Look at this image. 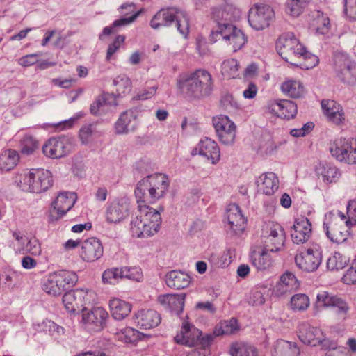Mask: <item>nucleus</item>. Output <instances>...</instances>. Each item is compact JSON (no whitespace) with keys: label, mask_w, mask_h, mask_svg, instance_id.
<instances>
[{"label":"nucleus","mask_w":356,"mask_h":356,"mask_svg":"<svg viewBox=\"0 0 356 356\" xmlns=\"http://www.w3.org/2000/svg\"><path fill=\"white\" fill-rule=\"evenodd\" d=\"M300 283L296 276L292 273L286 272L276 284L274 292L276 296H280L298 289Z\"/></svg>","instance_id":"nucleus-29"},{"label":"nucleus","mask_w":356,"mask_h":356,"mask_svg":"<svg viewBox=\"0 0 356 356\" xmlns=\"http://www.w3.org/2000/svg\"><path fill=\"white\" fill-rule=\"evenodd\" d=\"M268 108L277 117L288 120L294 118L298 112L297 104L288 99L275 100L269 104Z\"/></svg>","instance_id":"nucleus-19"},{"label":"nucleus","mask_w":356,"mask_h":356,"mask_svg":"<svg viewBox=\"0 0 356 356\" xmlns=\"http://www.w3.org/2000/svg\"><path fill=\"white\" fill-rule=\"evenodd\" d=\"M12 236L15 240L13 243V248L16 253L21 254L24 249V245L29 237L26 236L21 231L14 230L11 231Z\"/></svg>","instance_id":"nucleus-59"},{"label":"nucleus","mask_w":356,"mask_h":356,"mask_svg":"<svg viewBox=\"0 0 356 356\" xmlns=\"http://www.w3.org/2000/svg\"><path fill=\"white\" fill-rule=\"evenodd\" d=\"M104 284H115L119 279H122L121 268H111L104 270L102 275Z\"/></svg>","instance_id":"nucleus-52"},{"label":"nucleus","mask_w":356,"mask_h":356,"mask_svg":"<svg viewBox=\"0 0 356 356\" xmlns=\"http://www.w3.org/2000/svg\"><path fill=\"white\" fill-rule=\"evenodd\" d=\"M150 26L154 29L170 27L175 24L179 33L186 38L189 33V17L188 14L175 7L159 10L152 18Z\"/></svg>","instance_id":"nucleus-2"},{"label":"nucleus","mask_w":356,"mask_h":356,"mask_svg":"<svg viewBox=\"0 0 356 356\" xmlns=\"http://www.w3.org/2000/svg\"><path fill=\"white\" fill-rule=\"evenodd\" d=\"M70 152V145L65 137H53L42 146L43 154L51 159H60Z\"/></svg>","instance_id":"nucleus-14"},{"label":"nucleus","mask_w":356,"mask_h":356,"mask_svg":"<svg viewBox=\"0 0 356 356\" xmlns=\"http://www.w3.org/2000/svg\"><path fill=\"white\" fill-rule=\"evenodd\" d=\"M113 84L116 86L115 99L117 97H122L131 90V81L126 75H119L113 81Z\"/></svg>","instance_id":"nucleus-47"},{"label":"nucleus","mask_w":356,"mask_h":356,"mask_svg":"<svg viewBox=\"0 0 356 356\" xmlns=\"http://www.w3.org/2000/svg\"><path fill=\"white\" fill-rule=\"evenodd\" d=\"M298 336L303 343L312 346L319 345L321 337H323L319 328L313 327L306 322L298 325Z\"/></svg>","instance_id":"nucleus-22"},{"label":"nucleus","mask_w":356,"mask_h":356,"mask_svg":"<svg viewBox=\"0 0 356 356\" xmlns=\"http://www.w3.org/2000/svg\"><path fill=\"white\" fill-rule=\"evenodd\" d=\"M99 122H92L83 124L79 132V136L83 145H88L92 139L103 136L104 131L98 129Z\"/></svg>","instance_id":"nucleus-35"},{"label":"nucleus","mask_w":356,"mask_h":356,"mask_svg":"<svg viewBox=\"0 0 356 356\" xmlns=\"http://www.w3.org/2000/svg\"><path fill=\"white\" fill-rule=\"evenodd\" d=\"M209 42L215 43L222 40L232 45L233 51L240 50L246 43L247 38L244 33L234 25H222L215 31H211L209 37Z\"/></svg>","instance_id":"nucleus-5"},{"label":"nucleus","mask_w":356,"mask_h":356,"mask_svg":"<svg viewBox=\"0 0 356 356\" xmlns=\"http://www.w3.org/2000/svg\"><path fill=\"white\" fill-rule=\"evenodd\" d=\"M104 105L117 106L118 102L115 100L114 93H103L97 96L90 106V112L95 116L100 115L101 108Z\"/></svg>","instance_id":"nucleus-39"},{"label":"nucleus","mask_w":356,"mask_h":356,"mask_svg":"<svg viewBox=\"0 0 356 356\" xmlns=\"http://www.w3.org/2000/svg\"><path fill=\"white\" fill-rule=\"evenodd\" d=\"M74 193L60 192L55 200L52 202L51 207L58 215L57 218L63 217L74 206L75 202Z\"/></svg>","instance_id":"nucleus-25"},{"label":"nucleus","mask_w":356,"mask_h":356,"mask_svg":"<svg viewBox=\"0 0 356 356\" xmlns=\"http://www.w3.org/2000/svg\"><path fill=\"white\" fill-rule=\"evenodd\" d=\"M270 252H271L270 250H266L264 248L261 251L252 252L250 254L252 264L258 270H265L270 268L273 264Z\"/></svg>","instance_id":"nucleus-37"},{"label":"nucleus","mask_w":356,"mask_h":356,"mask_svg":"<svg viewBox=\"0 0 356 356\" xmlns=\"http://www.w3.org/2000/svg\"><path fill=\"white\" fill-rule=\"evenodd\" d=\"M122 279L127 278L134 281H140L142 279V273L140 269L137 267H121Z\"/></svg>","instance_id":"nucleus-61"},{"label":"nucleus","mask_w":356,"mask_h":356,"mask_svg":"<svg viewBox=\"0 0 356 356\" xmlns=\"http://www.w3.org/2000/svg\"><path fill=\"white\" fill-rule=\"evenodd\" d=\"M321 261V252L317 248H307L305 252H301L295 257L296 266L308 273L317 270Z\"/></svg>","instance_id":"nucleus-13"},{"label":"nucleus","mask_w":356,"mask_h":356,"mask_svg":"<svg viewBox=\"0 0 356 356\" xmlns=\"http://www.w3.org/2000/svg\"><path fill=\"white\" fill-rule=\"evenodd\" d=\"M310 0H289L286 3V11L293 17L299 16Z\"/></svg>","instance_id":"nucleus-54"},{"label":"nucleus","mask_w":356,"mask_h":356,"mask_svg":"<svg viewBox=\"0 0 356 356\" xmlns=\"http://www.w3.org/2000/svg\"><path fill=\"white\" fill-rule=\"evenodd\" d=\"M42 289L47 293L49 295H52L54 296L61 295L63 289L61 286H60L59 280L58 278L56 271L50 273L43 280Z\"/></svg>","instance_id":"nucleus-43"},{"label":"nucleus","mask_w":356,"mask_h":356,"mask_svg":"<svg viewBox=\"0 0 356 356\" xmlns=\"http://www.w3.org/2000/svg\"><path fill=\"white\" fill-rule=\"evenodd\" d=\"M336 102L334 100H323L321 102L322 108L324 113L329 119L335 124H340L344 119L343 110L339 106H336Z\"/></svg>","instance_id":"nucleus-40"},{"label":"nucleus","mask_w":356,"mask_h":356,"mask_svg":"<svg viewBox=\"0 0 356 356\" xmlns=\"http://www.w3.org/2000/svg\"><path fill=\"white\" fill-rule=\"evenodd\" d=\"M58 278L59 280L60 286H61L63 291H70L78 281V276L76 273L73 271H68L62 270L56 271Z\"/></svg>","instance_id":"nucleus-45"},{"label":"nucleus","mask_w":356,"mask_h":356,"mask_svg":"<svg viewBox=\"0 0 356 356\" xmlns=\"http://www.w3.org/2000/svg\"><path fill=\"white\" fill-rule=\"evenodd\" d=\"M316 298L318 302L321 303L324 307H335L336 312L339 314H346L349 309L348 304L342 298L330 295L327 291L318 293Z\"/></svg>","instance_id":"nucleus-28"},{"label":"nucleus","mask_w":356,"mask_h":356,"mask_svg":"<svg viewBox=\"0 0 356 356\" xmlns=\"http://www.w3.org/2000/svg\"><path fill=\"white\" fill-rule=\"evenodd\" d=\"M230 7H215L212 8L211 18L216 22V25L213 27L211 31L216 30L222 25L231 26V22L233 19V15L231 13Z\"/></svg>","instance_id":"nucleus-36"},{"label":"nucleus","mask_w":356,"mask_h":356,"mask_svg":"<svg viewBox=\"0 0 356 356\" xmlns=\"http://www.w3.org/2000/svg\"><path fill=\"white\" fill-rule=\"evenodd\" d=\"M88 291L84 289L70 290L63 296V303L66 310L70 313H78L83 311L84 305L88 300Z\"/></svg>","instance_id":"nucleus-11"},{"label":"nucleus","mask_w":356,"mask_h":356,"mask_svg":"<svg viewBox=\"0 0 356 356\" xmlns=\"http://www.w3.org/2000/svg\"><path fill=\"white\" fill-rule=\"evenodd\" d=\"M302 55H301V58L304 60V62L302 63H298L297 66L300 67L301 68L305 69H312L315 67L318 63V58L316 56L312 54V53L307 51L305 49L302 51Z\"/></svg>","instance_id":"nucleus-58"},{"label":"nucleus","mask_w":356,"mask_h":356,"mask_svg":"<svg viewBox=\"0 0 356 356\" xmlns=\"http://www.w3.org/2000/svg\"><path fill=\"white\" fill-rule=\"evenodd\" d=\"M344 12L351 20H356V0H343Z\"/></svg>","instance_id":"nucleus-64"},{"label":"nucleus","mask_w":356,"mask_h":356,"mask_svg":"<svg viewBox=\"0 0 356 356\" xmlns=\"http://www.w3.org/2000/svg\"><path fill=\"white\" fill-rule=\"evenodd\" d=\"M141 212L143 211L142 210ZM144 212H145L144 230L147 232V234H144V238H148L159 232L161 225V217L158 211L146 205H144Z\"/></svg>","instance_id":"nucleus-26"},{"label":"nucleus","mask_w":356,"mask_h":356,"mask_svg":"<svg viewBox=\"0 0 356 356\" xmlns=\"http://www.w3.org/2000/svg\"><path fill=\"white\" fill-rule=\"evenodd\" d=\"M104 248L99 239L92 237L82 242L80 256L83 260L92 262L103 256Z\"/></svg>","instance_id":"nucleus-16"},{"label":"nucleus","mask_w":356,"mask_h":356,"mask_svg":"<svg viewBox=\"0 0 356 356\" xmlns=\"http://www.w3.org/2000/svg\"><path fill=\"white\" fill-rule=\"evenodd\" d=\"M129 203L126 198L113 200L106 207V220L108 223H118L129 215Z\"/></svg>","instance_id":"nucleus-12"},{"label":"nucleus","mask_w":356,"mask_h":356,"mask_svg":"<svg viewBox=\"0 0 356 356\" xmlns=\"http://www.w3.org/2000/svg\"><path fill=\"white\" fill-rule=\"evenodd\" d=\"M149 175L139 181L134 190L135 196L140 207V211H142V208L146 204H152L150 200V188L149 184Z\"/></svg>","instance_id":"nucleus-33"},{"label":"nucleus","mask_w":356,"mask_h":356,"mask_svg":"<svg viewBox=\"0 0 356 356\" xmlns=\"http://www.w3.org/2000/svg\"><path fill=\"white\" fill-rule=\"evenodd\" d=\"M209 42L215 43L222 40L232 45L233 51L240 50L246 43L247 38L244 33L234 25H222L215 31H211L209 37Z\"/></svg>","instance_id":"nucleus-4"},{"label":"nucleus","mask_w":356,"mask_h":356,"mask_svg":"<svg viewBox=\"0 0 356 356\" xmlns=\"http://www.w3.org/2000/svg\"><path fill=\"white\" fill-rule=\"evenodd\" d=\"M213 124L219 140L225 145H231L236 137V125L227 115L213 118Z\"/></svg>","instance_id":"nucleus-10"},{"label":"nucleus","mask_w":356,"mask_h":356,"mask_svg":"<svg viewBox=\"0 0 356 356\" xmlns=\"http://www.w3.org/2000/svg\"><path fill=\"white\" fill-rule=\"evenodd\" d=\"M138 117L137 108H131L122 112L114 124L115 133L117 135L128 134L136 127L135 120Z\"/></svg>","instance_id":"nucleus-18"},{"label":"nucleus","mask_w":356,"mask_h":356,"mask_svg":"<svg viewBox=\"0 0 356 356\" xmlns=\"http://www.w3.org/2000/svg\"><path fill=\"white\" fill-rule=\"evenodd\" d=\"M191 282L190 275L181 270H171L165 275V283L170 288L179 290L188 287Z\"/></svg>","instance_id":"nucleus-30"},{"label":"nucleus","mask_w":356,"mask_h":356,"mask_svg":"<svg viewBox=\"0 0 356 356\" xmlns=\"http://www.w3.org/2000/svg\"><path fill=\"white\" fill-rule=\"evenodd\" d=\"M197 151L198 154L211 161L212 164L217 163L220 159V151L217 143L207 137L200 141L197 147L193 150L192 154H195L194 152Z\"/></svg>","instance_id":"nucleus-20"},{"label":"nucleus","mask_w":356,"mask_h":356,"mask_svg":"<svg viewBox=\"0 0 356 356\" xmlns=\"http://www.w3.org/2000/svg\"><path fill=\"white\" fill-rule=\"evenodd\" d=\"M315 172L326 184L336 182L340 177L339 170L333 164L327 162H320L316 166Z\"/></svg>","instance_id":"nucleus-32"},{"label":"nucleus","mask_w":356,"mask_h":356,"mask_svg":"<svg viewBox=\"0 0 356 356\" xmlns=\"http://www.w3.org/2000/svg\"><path fill=\"white\" fill-rule=\"evenodd\" d=\"M347 259L341 254L335 252L327 261V268L330 270L343 269L346 265Z\"/></svg>","instance_id":"nucleus-56"},{"label":"nucleus","mask_w":356,"mask_h":356,"mask_svg":"<svg viewBox=\"0 0 356 356\" xmlns=\"http://www.w3.org/2000/svg\"><path fill=\"white\" fill-rule=\"evenodd\" d=\"M275 238L279 245H284L285 241V232L284 228L278 223H268L262 229V238Z\"/></svg>","instance_id":"nucleus-41"},{"label":"nucleus","mask_w":356,"mask_h":356,"mask_svg":"<svg viewBox=\"0 0 356 356\" xmlns=\"http://www.w3.org/2000/svg\"><path fill=\"white\" fill-rule=\"evenodd\" d=\"M239 64L236 59L225 60L222 64L221 72L222 75L228 79H234L237 76Z\"/></svg>","instance_id":"nucleus-50"},{"label":"nucleus","mask_w":356,"mask_h":356,"mask_svg":"<svg viewBox=\"0 0 356 356\" xmlns=\"http://www.w3.org/2000/svg\"><path fill=\"white\" fill-rule=\"evenodd\" d=\"M226 218L231 233L241 236L245 229L247 219L243 215L240 207L236 204L229 205L227 209Z\"/></svg>","instance_id":"nucleus-15"},{"label":"nucleus","mask_w":356,"mask_h":356,"mask_svg":"<svg viewBox=\"0 0 356 356\" xmlns=\"http://www.w3.org/2000/svg\"><path fill=\"white\" fill-rule=\"evenodd\" d=\"M185 293L165 294L159 296V302L172 314L179 316L184 309Z\"/></svg>","instance_id":"nucleus-24"},{"label":"nucleus","mask_w":356,"mask_h":356,"mask_svg":"<svg viewBox=\"0 0 356 356\" xmlns=\"http://www.w3.org/2000/svg\"><path fill=\"white\" fill-rule=\"evenodd\" d=\"M342 280L346 284H356V259L351 262L350 267L343 275Z\"/></svg>","instance_id":"nucleus-63"},{"label":"nucleus","mask_w":356,"mask_h":356,"mask_svg":"<svg viewBox=\"0 0 356 356\" xmlns=\"http://www.w3.org/2000/svg\"><path fill=\"white\" fill-rule=\"evenodd\" d=\"M21 152L23 154H32L38 148V141L31 135H25L20 143Z\"/></svg>","instance_id":"nucleus-51"},{"label":"nucleus","mask_w":356,"mask_h":356,"mask_svg":"<svg viewBox=\"0 0 356 356\" xmlns=\"http://www.w3.org/2000/svg\"><path fill=\"white\" fill-rule=\"evenodd\" d=\"M145 225V216H136L131 221V232L133 236L137 238H144V234H147V232L144 230Z\"/></svg>","instance_id":"nucleus-55"},{"label":"nucleus","mask_w":356,"mask_h":356,"mask_svg":"<svg viewBox=\"0 0 356 356\" xmlns=\"http://www.w3.org/2000/svg\"><path fill=\"white\" fill-rule=\"evenodd\" d=\"M274 17V11L270 6L256 3L250 9L248 19L250 25L259 31L268 27Z\"/></svg>","instance_id":"nucleus-8"},{"label":"nucleus","mask_w":356,"mask_h":356,"mask_svg":"<svg viewBox=\"0 0 356 356\" xmlns=\"http://www.w3.org/2000/svg\"><path fill=\"white\" fill-rule=\"evenodd\" d=\"M24 183L31 192L40 193L47 191L54 183L51 172L42 168H33L24 177Z\"/></svg>","instance_id":"nucleus-7"},{"label":"nucleus","mask_w":356,"mask_h":356,"mask_svg":"<svg viewBox=\"0 0 356 356\" xmlns=\"http://www.w3.org/2000/svg\"><path fill=\"white\" fill-rule=\"evenodd\" d=\"M337 77L344 83L350 86L356 84V65L348 59H345L342 63L336 60Z\"/></svg>","instance_id":"nucleus-27"},{"label":"nucleus","mask_w":356,"mask_h":356,"mask_svg":"<svg viewBox=\"0 0 356 356\" xmlns=\"http://www.w3.org/2000/svg\"><path fill=\"white\" fill-rule=\"evenodd\" d=\"M193 334L196 335V338H191V324L188 323H184L181 329L180 333H178L175 337V341L178 344L184 345L188 347H193L200 345L204 348L209 347L214 339L217 337L213 333L206 334L202 335V331L198 329L194 328Z\"/></svg>","instance_id":"nucleus-6"},{"label":"nucleus","mask_w":356,"mask_h":356,"mask_svg":"<svg viewBox=\"0 0 356 356\" xmlns=\"http://www.w3.org/2000/svg\"><path fill=\"white\" fill-rule=\"evenodd\" d=\"M238 328L237 320L232 318L229 320L220 321L214 327V334L219 337L233 334Z\"/></svg>","instance_id":"nucleus-46"},{"label":"nucleus","mask_w":356,"mask_h":356,"mask_svg":"<svg viewBox=\"0 0 356 356\" xmlns=\"http://www.w3.org/2000/svg\"><path fill=\"white\" fill-rule=\"evenodd\" d=\"M293 231L291 236L294 243H303L309 240L312 234V223L305 216H300L296 218Z\"/></svg>","instance_id":"nucleus-21"},{"label":"nucleus","mask_w":356,"mask_h":356,"mask_svg":"<svg viewBox=\"0 0 356 356\" xmlns=\"http://www.w3.org/2000/svg\"><path fill=\"white\" fill-rule=\"evenodd\" d=\"M108 314L103 307L92 308L90 312L83 313L82 321L85 327L89 332H100L106 326Z\"/></svg>","instance_id":"nucleus-9"},{"label":"nucleus","mask_w":356,"mask_h":356,"mask_svg":"<svg viewBox=\"0 0 356 356\" xmlns=\"http://www.w3.org/2000/svg\"><path fill=\"white\" fill-rule=\"evenodd\" d=\"M232 356H259L257 349L248 343L232 344L230 348Z\"/></svg>","instance_id":"nucleus-48"},{"label":"nucleus","mask_w":356,"mask_h":356,"mask_svg":"<svg viewBox=\"0 0 356 356\" xmlns=\"http://www.w3.org/2000/svg\"><path fill=\"white\" fill-rule=\"evenodd\" d=\"M304 48L305 47L291 32L282 33L276 41V50L278 54L292 65H298V63L293 61L296 58H301Z\"/></svg>","instance_id":"nucleus-3"},{"label":"nucleus","mask_w":356,"mask_h":356,"mask_svg":"<svg viewBox=\"0 0 356 356\" xmlns=\"http://www.w3.org/2000/svg\"><path fill=\"white\" fill-rule=\"evenodd\" d=\"M109 307L113 318L122 321L130 314L132 305L125 300L113 298L109 301Z\"/></svg>","instance_id":"nucleus-34"},{"label":"nucleus","mask_w":356,"mask_h":356,"mask_svg":"<svg viewBox=\"0 0 356 356\" xmlns=\"http://www.w3.org/2000/svg\"><path fill=\"white\" fill-rule=\"evenodd\" d=\"M41 252L40 244L35 238H28L24 249L21 254L29 253L32 255H39Z\"/></svg>","instance_id":"nucleus-60"},{"label":"nucleus","mask_w":356,"mask_h":356,"mask_svg":"<svg viewBox=\"0 0 356 356\" xmlns=\"http://www.w3.org/2000/svg\"><path fill=\"white\" fill-rule=\"evenodd\" d=\"M282 91L292 98H300L304 94V86L298 81L289 80L284 82L281 86Z\"/></svg>","instance_id":"nucleus-44"},{"label":"nucleus","mask_w":356,"mask_h":356,"mask_svg":"<svg viewBox=\"0 0 356 356\" xmlns=\"http://www.w3.org/2000/svg\"><path fill=\"white\" fill-rule=\"evenodd\" d=\"M314 21L317 33L325 35L329 32L330 29V19L323 13L318 11Z\"/></svg>","instance_id":"nucleus-57"},{"label":"nucleus","mask_w":356,"mask_h":356,"mask_svg":"<svg viewBox=\"0 0 356 356\" xmlns=\"http://www.w3.org/2000/svg\"><path fill=\"white\" fill-rule=\"evenodd\" d=\"M178 87L191 100H199L210 96L213 90L211 74L203 69H197L187 77L178 81Z\"/></svg>","instance_id":"nucleus-1"},{"label":"nucleus","mask_w":356,"mask_h":356,"mask_svg":"<svg viewBox=\"0 0 356 356\" xmlns=\"http://www.w3.org/2000/svg\"><path fill=\"white\" fill-rule=\"evenodd\" d=\"M220 104L227 110L236 111L241 108L240 104L230 93L225 94L221 97Z\"/></svg>","instance_id":"nucleus-62"},{"label":"nucleus","mask_w":356,"mask_h":356,"mask_svg":"<svg viewBox=\"0 0 356 356\" xmlns=\"http://www.w3.org/2000/svg\"><path fill=\"white\" fill-rule=\"evenodd\" d=\"M323 228L327 237L333 243L340 244L347 240L346 234L335 226L323 222Z\"/></svg>","instance_id":"nucleus-49"},{"label":"nucleus","mask_w":356,"mask_h":356,"mask_svg":"<svg viewBox=\"0 0 356 356\" xmlns=\"http://www.w3.org/2000/svg\"><path fill=\"white\" fill-rule=\"evenodd\" d=\"M300 351L296 343L277 341L272 352V356H300Z\"/></svg>","instance_id":"nucleus-38"},{"label":"nucleus","mask_w":356,"mask_h":356,"mask_svg":"<svg viewBox=\"0 0 356 356\" xmlns=\"http://www.w3.org/2000/svg\"><path fill=\"white\" fill-rule=\"evenodd\" d=\"M19 160L18 152L15 149H8L0 154V168L9 171L13 169Z\"/></svg>","instance_id":"nucleus-42"},{"label":"nucleus","mask_w":356,"mask_h":356,"mask_svg":"<svg viewBox=\"0 0 356 356\" xmlns=\"http://www.w3.org/2000/svg\"><path fill=\"white\" fill-rule=\"evenodd\" d=\"M161 317L154 309H141L135 314V322L140 329L149 330L158 326Z\"/></svg>","instance_id":"nucleus-23"},{"label":"nucleus","mask_w":356,"mask_h":356,"mask_svg":"<svg viewBox=\"0 0 356 356\" xmlns=\"http://www.w3.org/2000/svg\"><path fill=\"white\" fill-rule=\"evenodd\" d=\"M278 179L275 173L262 174L256 180L258 190L266 195H273L278 189Z\"/></svg>","instance_id":"nucleus-31"},{"label":"nucleus","mask_w":356,"mask_h":356,"mask_svg":"<svg viewBox=\"0 0 356 356\" xmlns=\"http://www.w3.org/2000/svg\"><path fill=\"white\" fill-rule=\"evenodd\" d=\"M309 306V299L304 293H298L291 298V307L294 311H305Z\"/></svg>","instance_id":"nucleus-53"},{"label":"nucleus","mask_w":356,"mask_h":356,"mask_svg":"<svg viewBox=\"0 0 356 356\" xmlns=\"http://www.w3.org/2000/svg\"><path fill=\"white\" fill-rule=\"evenodd\" d=\"M149 184L150 188V200L152 203H154L158 200L163 197L170 186L168 177L161 173H156L149 175Z\"/></svg>","instance_id":"nucleus-17"}]
</instances>
